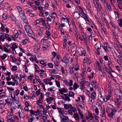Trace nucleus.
I'll list each match as a JSON object with an SVG mask.
<instances>
[{
	"instance_id": "nucleus-1",
	"label": "nucleus",
	"mask_w": 122,
	"mask_h": 122,
	"mask_svg": "<svg viewBox=\"0 0 122 122\" xmlns=\"http://www.w3.org/2000/svg\"><path fill=\"white\" fill-rule=\"evenodd\" d=\"M77 9L79 11L80 13L82 15L83 17L84 18L85 20H87V21L88 23L89 24H90V23L89 20V19L87 18L86 15L84 12L83 8L82 7H81L80 6H79L77 8Z\"/></svg>"
},
{
	"instance_id": "nucleus-2",
	"label": "nucleus",
	"mask_w": 122,
	"mask_h": 122,
	"mask_svg": "<svg viewBox=\"0 0 122 122\" xmlns=\"http://www.w3.org/2000/svg\"><path fill=\"white\" fill-rule=\"evenodd\" d=\"M11 97L12 100L16 104H18L19 102V97L18 96H16L15 92H12L11 93Z\"/></svg>"
},
{
	"instance_id": "nucleus-3",
	"label": "nucleus",
	"mask_w": 122,
	"mask_h": 122,
	"mask_svg": "<svg viewBox=\"0 0 122 122\" xmlns=\"http://www.w3.org/2000/svg\"><path fill=\"white\" fill-rule=\"evenodd\" d=\"M25 29L28 35L30 36L33 34L32 31L30 27L28 25H25L24 26Z\"/></svg>"
},
{
	"instance_id": "nucleus-4",
	"label": "nucleus",
	"mask_w": 122,
	"mask_h": 122,
	"mask_svg": "<svg viewBox=\"0 0 122 122\" xmlns=\"http://www.w3.org/2000/svg\"><path fill=\"white\" fill-rule=\"evenodd\" d=\"M6 117H7L8 122H11V121H14L18 118L17 117L14 116L11 114L8 115Z\"/></svg>"
},
{
	"instance_id": "nucleus-5",
	"label": "nucleus",
	"mask_w": 122,
	"mask_h": 122,
	"mask_svg": "<svg viewBox=\"0 0 122 122\" xmlns=\"http://www.w3.org/2000/svg\"><path fill=\"white\" fill-rule=\"evenodd\" d=\"M24 111L23 109H19L18 112L19 117L20 119L22 120H24L25 117L24 113Z\"/></svg>"
},
{
	"instance_id": "nucleus-6",
	"label": "nucleus",
	"mask_w": 122,
	"mask_h": 122,
	"mask_svg": "<svg viewBox=\"0 0 122 122\" xmlns=\"http://www.w3.org/2000/svg\"><path fill=\"white\" fill-rule=\"evenodd\" d=\"M10 46L7 43H5L4 46V51L8 53H10V49L7 48L8 47Z\"/></svg>"
},
{
	"instance_id": "nucleus-7",
	"label": "nucleus",
	"mask_w": 122,
	"mask_h": 122,
	"mask_svg": "<svg viewBox=\"0 0 122 122\" xmlns=\"http://www.w3.org/2000/svg\"><path fill=\"white\" fill-rule=\"evenodd\" d=\"M112 112L111 111V112L109 113L108 114V116L109 117L110 120V121H111L112 120H113V116L115 114V112Z\"/></svg>"
},
{
	"instance_id": "nucleus-8",
	"label": "nucleus",
	"mask_w": 122,
	"mask_h": 122,
	"mask_svg": "<svg viewBox=\"0 0 122 122\" xmlns=\"http://www.w3.org/2000/svg\"><path fill=\"white\" fill-rule=\"evenodd\" d=\"M73 117L76 121L78 122H79L80 121L79 115L76 113L74 114Z\"/></svg>"
},
{
	"instance_id": "nucleus-9",
	"label": "nucleus",
	"mask_w": 122,
	"mask_h": 122,
	"mask_svg": "<svg viewBox=\"0 0 122 122\" xmlns=\"http://www.w3.org/2000/svg\"><path fill=\"white\" fill-rule=\"evenodd\" d=\"M10 105L11 110L12 112L13 113L15 110L16 107V106L14 102Z\"/></svg>"
},
{
	"instance_id": "nucleus-10",
	"label": "nucleus",
	"mask_w": 122,
	"mask_h": 122,
	"mask_svg": "<svg viewBox=\"0 0 122 122\" xmlns=\"http://www.w3.org/2000/svg\"><path fill=\"white\" fill-rule=\"evenodd\" d=\"M114 91L115 94L116 96H118V95L122 93V91L119 89H115L114 90Z\"/></svg>"
},
{
	"instance_id": "nucleus-11",
	"label": "nucleus",
	"mask_w": 122,
	"mask_h": 122,
	"mask_svg": "<svg viewBox=\"0 0 122 122\" xmlns=\"http://www.w3.org/2000/svg\"><path fill=\"white\" fill-rule=\"evenodd\" d=\"M87 5L86 6V8H87V10H88V12L91 13V6L90 5V2L88 1L87 2Z\"/></svg>"
},
{
	"instance_id": "nucleus-12",
	"label": "nucleus",
	"mask_w": 122,
	"mask_h": 122,
	"mask_svg": "<svg viewBox=\"0 0 122 122\" xmlns=\"http://www.w3.org/2000/svg\"><path fill=\"white\" fill-rule=\"evenodd\" d=\"M73 16L74 18L78 19L80 16V14L78 11H75L73 14Z\"/></svg>"
},
{
	"instance_id": "nucleus-13",
	"label": "nucleus",
	"mask_w": 122,
	"mask_h": 122,
	"mask_svg": "<svg viewBox=\"0 0 122 122\" xmlns=\"http://www.w3.org/2000/svg\"><path fill=\"white\" fill-rule=\"evenodd\" d=\"M40 44L37 43L35 45L34 50L35 51H38L40 49Z\"/></svg>"
},
{
	"instance_id": "nucleus-14",
	"label": "nucleus",
	"mask_w": 122,
	"mask_h": 122,
	"mask_svg": "<svg viewBox=\"0 0 122 122\" xmlns=\"http://www.w3.org/2000/svg\"><path fill=\"white\" fill-rule=\"evenodd\" d=\"M12 100L11 99L8 98L5 100V101L8 105H10L13 103L12 102Z\"/></svg>"
},
{
	"instance_id": "nucleus-15",
	"label": "nucleus",
	"mask_w": 122,
	"mask_h": 122,
	"mask_svg": "<svg viewBox=\"0 0 122 122\" xmlns=\"http://www.w3.org/2000/svg\"><path fill=\"white\" fill-rule=\"evenodd\" d=\"M98 99L100 101H103L105 102L104 97H102L101 94H99L98 96Z\"/></svg>"
},
{
	"instance_id": "nucleus-16",
	"label": "nucleus",
	"mask_w": 122,
	"mask_h": 122,
	"mask_svg": "<svg viewBox=\"0 0 122 122\" xmlns=\"http://www.w3.org/2000/svg\"><path fill=\"white\" fill-rule=\"evenodd\" d=\"M69 72L71 74H73L74 76H76V73H75V71L73 70V67H70L69 68Z\"/></svg>"
},
{
	"instance_id": "nucleus-17",
	"label": "nucleus",
	"mask_w": 122,
	"mask_h": 122,
	"mask_svg": "<svg viewBox=\"0 0 122 122\" xmlns=\"http://www.w3.org/2000/svg\"><path fill=\"white\" fill-rule=\"evenodd\" d=\"M79 81H80V84L81 85V86L82 87H83L86 82V81L84 79H81Z\"/></svg>"
},
{
	"instance_id": "nucleus-18",
	"label": "nucleus",
	"mask_w": 122,
	"mask_h": 122,
	"mask_svg": "<svg viewBox=\"0 0 122 122\" xmlns=\"http://www.w3.org/2000/svg\"><path fill=\"white\" fill-rule=\"evenodd\" d=\"M61 122H72L71 120H68V117L66 118H62Z\"/></svg>"
},
{
	"instance_id": "nucleus-19",
	"label": "nucleus",
	"mask_w": 122,
	"mask_h": 122,
	"mask_svg": "<svg viewBox=\"0 0 122 122\" xmlns=\"http://www.w3.org/2000/svg\"><path fill=\"white\" fill-rule=\"evenodd\" d=\"M72 59L70 57H69L68 58L66 59V60H65L64 62L67 63H71L72 61Z\"/></svg>"
},
{
	"instance_id": "nucleus-20",
	"label": "nucleus",
	"mask_w": 122,
	"mask_h": 122,
	"mask_svg": "<svg viewBox=\"0 0 122 122\" xmlns=\"http://www.w3.org/2000/svg\"><path fill=\"white\" fill-rule=\"evenodd\" d=\"M110 109L111 110V111L113 112H117V110L115 109V107L112 105H110Z\"/></svg>"
},
{
	"instance_id": "nucleus-21",
	"label": "nucleus",
	"mask_w": 122,
	"mask_h": 122,
	"mask_svg": "<svg viewBox=\"0 0 122 122\" xmlns=\"http://www.w3.org/2000/svg\"><path fill=\"white\" fill-rule=\"evenodd\" d=\"M5 33H3L0 32V39L2 41H5V38L4 37Z\"/></svg>"
},
{
	"instance_id": "nucleus-22",
	"label": "nucleus",
	"mask_w": 122,
	"mask_h": 122,
	"mask_svg": "<svg viewBox=\"0 0 122 122\" xmlns=\"http://www.w3.org/2000/svg\"><path fill=\"white\" fill-rule=\"evenodd\" d=\"M49 73L51 74H57L58 73L56 69H53L50 70H49Z\"/></svg>"
},
{
	"instance_id": "nucleus-23",
	"label": "nucleus",
	"mask_w": 122,
	"mask_h": 122,
	"mask_svg": "<svg viewBox=\"0 0 122 122\" xmlns=\"http://www.w3.org/2000/svg\"><path fill=\"white\" fill-rule=\"evenodd\" d=\"M88 115L86 116V118L88 120H90L92 119V114L89 111L88 112Z\"/></svg>"
},
{
	"instance_id": "nucleus-24",
	"label": "nucleus",
	"mask_w": 122,
	"mask_h": 122,
	"mask_svg": "<svg viewBox=\"0 0 122 122\" xmlns=\"http://www.w3.org/2000/svg\"><path fill=\"white\" fill-rule=\"evenodd\" d=\"M60 61H58L57 60L54 61V63L55 64V66L56 69H57L59 66L58 63H60Z\"/></svg>"
},
{
	"instance_id": "nucleus-25",
	"label": "nucleus",
	"mask_w": 122,
	"mask_h": 122,
	"mask_svg": "<svg viewBox=\"0 0 122 122\" xmlns=\"http://www.w3.org/2000/svg\"><path fill=\"white\" fill-rule=\"evenodd\" d=\"M56 109L58 110V111L60 115H62V116H64V114L62 112L63 111L62 110V109L61 108L57 107Z\"/></svg>"
},
{
	"instance_id": "nucleus-26",
	"label": "nucleus",
	"mask_w": 122,
	"mask_h": 122,
	"mask_svg": "<svg viewBox=\"0 0 122 122\" xmlns=\"http://www.w3.org/2000/svg\"><path fill=\"white\" fill-rule=\"evenodd\" d=\"M41 77L43 78H44L47 77V74L45 72H40V73Z\"/></svg>"
},
{
	"instance_id": "nucleus-27",
	"label": "nucleus",
	"mask_w": 122,
	"mask_h": 122,
	"mask_svg": "<svg viewBox=\"0 0 122 122\" xmlns=\"http://www.w3.org/2000/svg\"><path fill=\"white\" fill-rule=\"evenodd\" d=\"M29 59L30 61L32 62L34 61L35 60V61H36V60H37L36 58L33 56H31V57L29 58Z\"/></svg>"
},
{
	"instance_id": "nucleus-28",
	"label": "nucleus",
	"mask_w": 122,
	"mask_h": 122,
	"mask_svg": "<svg viewBox=\"0 0 122 122\" xmlns=\"http://www.w3.org/2000/svg\"><path fill=\"white\" fill-rule=\"evenodd\" d=\"M91 35L87 38H86L85 36H84L83 35H82V36L83 38L85 40H86L88 42H89L90 41V37H91Z\"/></svg>"
},
{
	"instance_id": "nucleus-29",
	"label": "nucleus",
	"mask_w": 122,
	"mask_h": 122,
	"mask_svg": "<svg viewBox=\"0 0 122 122\" xmlns=\"http://www.w3.org/2000/svg\"><path fill=\"white\" fill-rule=\"evenodd\" d=\"M50 80L49 79L46 78L43 80V81L45 84H47L50 81Z\"/></svg>"
},
{
	"instance_id": "nucleus-30",
	"label": "nucleus",
	"mask_w": 122,
	"mask_h": 122,
	"mask_svg": "<svg viewBox=\"0 0 122 122\" xmlns=\"http://www.w3.org/2000/svg\"><path fill=\"white\" fill-rule=\"evenodd\" d=\"M101 43L100 42H97V43L95 46V48L98 47L100 48L101 47Z\"/></svg>"
},
{
	"instance_id": "nucleus-31",
	"label": "nucleus",
	"mask_w": 122,
	"mask_h": 122,
	"mask_svg": "<svg viewBox=\"0 0 122 122\" xmlns=\"http://www.w3.org/2000/svg\"><path fill=\"white\" fill-rule=\"evenodd\" d=\"M78 111L79 113L80 116L81 118V119H82L83 118V114L81 112V111L80 109H78Z\"/></svg>"
},
{
	"instance_id": "nucleus-32",
	"label": "nucleus",
	"mask_w": 122,
	"mask_h": 122,
	"mask_svg": "<svg viewBox=\"0 0 122 122\" xmlns=\"http://www.w3.org/2000/svg\"><path fill=\"white\" fill-rule=\"evenodd\" d=\"M78 85L76 83H74L73 85V89L74 90H76L79 87Z\"/></svg>"
},
{
	"instance_id": "nucleus-33",
	"label": "nucleus",
	"mask_w": 122,
	"mask_h": 122,
	"mask_svg": "<svg viewBox=\"0 0 122 122\" xmlns=\"http://www.w3.org/2000/svg\"><path fill=\"white\" fill-rule=\"evenodd\" d=\"M2 60H4L7 57V55L5 54H4L0 56Z\"/></svg>"
},
{
	"instance_id": "nucleus-34",
	"label": "nucleus",
	"mask_w": 122,
	"mask_h": 122,
	"mask_svg": "<svg viewBox=\"0 0 122 122\" xmlns=\"http://www.w3.org/2000/svg\"><path fill=\"white\" fill-rule=\"evenodd\" d=\"M96 93L95 92H92V99H96Z\"/></svg>"
},
{
	"instance_id": "nucleus-35",
	"label": "nucleus",
	"mask_w": 122,
	"mask_h": 122,
	"mask_svg": "<svg viewBox=\"0 0 122 122\" xmlns=\"http://www.w3.org/2000/svg\"><path fill=\"white\" fill-rule=\"evenodd\" d=\"M43 102V100L39 98V99L36 101V102L37 104L38 105H39L40 103H42Z\"/></svg>"
},
{
	"instance_id": "nucleus-36",
	"label": "nucleus",
	"mask_w": 122,
	"mask_h": 122,
	"mask_svg": "<svg viewBox=\"0 0 122 122\" xmlns=\"http://www.w3.org/2000/svg\"><path fill=\"white\" fill-rule=\"evenodd\" d=\"M1 97H7L6 93L5 92H3L0 94Z\"/></svg>"
},
{
	"instance_id": "nucleus-37",
	"label": "nucleus",
	"mask_w": 122,
	"mask_h": 122,
	"mask_svg": "<svg viewBox=\"0 0 122 122\" xmlns=\"http://www.w3.org/2000/svg\"><path fill=\"white\" fill-rule=\"evenodd\" d=\"M17 26L20 29H21L22 28V24L20 21L18 22V24L17 25Z\"/></svg>"
},
{
	"instance_id": "nucleus-38",
	"label": "nucleus",
	"mask_w": 122,
	"mask_h": 122,
	"mask_svg": "<svg viewBox=\"0 0 122 122\" xmlns=\"http://www.w3.org/2000/svg\"><path fill=\"white\" fill-rule=\"evenodd\" d=\"M116 109H119L121 107V103H117L116 104Z\"/></svg>"
},
{
	"instance_id": "nucleus-39",
	"label": "nucleus",
	"mask_w": 122,
	"mask_h": 122,
	"mask_svg": "<svg viewBox=\"0 0 122 122\" xmlns=\"http://www.w3.org/2000/svg\"><path fill=\"white\" fill-rule=\"evenodd\" d=\"M86 86H87L89 88L90 91H92V88L91 87L90 83L86 81Z\"/></svg>"
},
{
	"instance_id": "nucleus-40",
	"label": "nucleus",
	"mask_w": 122,
	"mask_h": 122,
	"mask_svg": "<svg viewBox=\"0 0 122 122\" xmlns=\"http://www.w3.org/2000/svg\"><path fill=\"white\" fill-rule=\"evenodd\" d=\"M70 105H71V104H69L67 105L66 104H65L64 105V106L65 108L66 109H68L69 108H70Z\"/></svg>"
},
{
	"instance_id": "nucleus-41",
	"label": "nucleus",
	"mask_w": 122,
	"mask_h": 122,
	"mask_svg": "<svg viewBox=\"0 0 122 122\" xmlns=\"http://www.w3.org/2000/svg\"><path fill=\"white\" fill-rule=\"evenodd\" d=\"M116 77L114 76V78H112L111 79V80L112 81V82L115 85H116L117 83V81L116 80L115 78Z\"/></svg>"
},
{
	"instance_id": "nucleus-42",
	"label": "nucleus",
	"mask_w": 122,
	"mask_h": 122,
	"mask_svg": "<svg viewBox=\"0 0 122 122\" xmlns=\"http://www.w3.org/2000/svg\"><path fill=\"white\" fill-rule=\"evenodd\" d=\"M70 109L72 110L73 112H75L76 111V109L73 107H72L71 105H70Z\"/></svg>"
},
{
	"instance_id": "nucleus-43",
	"label": "nucleus",
	"mask_w": 122,
	"mask_h": 122,
	"mask_svg": "<svg viewBox=\"0 0 122 122\" xmlns=\"http://www.w3.org/2000/svg\"><path fill=\"white\" fill-rule=\"evenodd\" d=\"M7 84L9 85H12L13 86H14L15 84V82L11 81L7 82Z\"/></svg>"
},
{
	"instance_id": "nucleus-44",
	"label": "nucleus",
	"mask_w": 122,
	"mask_h": 122,
	"mask_svg": "<svg viewBox=\"0 0 122 122\" xmlns=\"http://www.w3.org/2000/svg\"><path fill=\"white\" fill-rule=\"evenodd\" d=\"M55 81L56 82V85L58 87H60V85L59 82L56 80H55Z\"/></svg>"
},
{
	"instance_id": "nucleus-45",
	"label": "nucleus",
	"mask_w": 122,
	"mask_h": 122,
	"mask_svg": "<svg viewBox=\"0 0 122 122\" xmlns=\"http://www.w3.org/2000/svg\"><path fill=\"white\" fill-rule=\"evenodd\" d=\"M11 49H15L18 48L17 46L15 43L13 44L11 47Z\"/></svg>"
},
{
	"instance_id": "nucleus-46",
	"label": "nucleus",
	"mask_w": 122,
	"mask_h": 122,
	"mask_svg": "<svg viewBox=\"0 0 122 122\" xmlns=\"http://www.w3.org/2000/svg\"><path fill=\"white\" fill-rule=\"evenodd\" d=\"M85 70L84 69L83 72H82L80 74L81 76L82 77H84L85 76Z\"/></svg>"
},
{
	"instance_id": "nucleus-47",
	"label": "nucleus",
	"mask_w": 122,
	"mask_h": 122,
	"mask_svg": "<svg viewBox=\"0 0 122 122\" xmlns=\"http://www.w3.org/2000/svg\"><path fill=\"white\" fill-rule=\"evenodd\" d=\"M67 90L65 89L64 88H62V89H59V91H60V92L62 91V92L64 93H66L67 92Z\"/></svg>"
},
{
	"instance_id": "nucleus-48",
	"label": "nucleus",
	"mask_w": 122,
	"mask_h": 122,
	"mask_svg": "<svg viewBox=\"0 0 122 122\" xmlns=\"http://www.w3.org/2000/svg\"><path fill=\"white\" fill-rule=\"evenodd\" d=\"M54 87L52 86L51 87L49 88L48 89V91H50V92L52 91H55V89H54Z\"/></svg>"
},
{
	"instance_id": "nucleus-49",
	"label": "nucleus",
	"mask_w": 122,
	"mask_h": 122,
	"mask_svg": "<svg viewBox=\"0 0 122 122\" xmlns=\"http://www.w3.org/2000/svg\"><path fill=\"white\" fill-rule=\"evenodd\" d=\"M56 59V60H57L58 61H60V62L62 61L61 57L58 55H57Z\"/></svg>"
},
{
	"instance_id": "nucleus-50",
	"label": "nucleus",
	"mask_w": 122,
	"mask_h": 122,
	"mask_svg": "<svg viewBox=\"0 0 122 122\" xmlns=\"http://www.w3.org/2000/svg\"><path fill=\"white\" fill-rule=\"evenodd\" d=\"M93 1L94 4V5H95V6L96 5H97V4H98L99 2L98 0H93Z\"/></svg>"
},
{
	"instance_id": "nucleus-51",
	"label": "nucleus",
	"mask_w": 122,
	"mask_h": 122,
	"mask_svg": "<svg viewBox=\"0 0 122 122\" xmlns=\"http://www.w3.org/2000/svg\"><path fill=\"white\" fill-rule=\"evenodd\" d=\"M97 83L96 81H92V86L93 87H95L96 86Z\"/></svg>"
},
{
	"instance_id": "nucleus-52",
	"label": "nucleus",
	"mask_w": 122,
	"mask_h": 122,
	"mask_svg": "<svg viewBox=\"0 0 122 122\" xmlns=\"http://www.w3.org/2000/svg\"><path fill=\"white\" fill-rule=\"evenodd\" d=\"M11 19L12 20L15 22L16 21V19L15 17L13 15H12L10 16Z\"/></svg>"
},
{
	"instance_id": "nucleus-53",
	"label": "nucleus",
	"mask_w": 122,
	"mask_h": 122,
	"mask_svg": "<svg viewBox=\"0 0 122 122\" xmlns=\"http://www.w3.org/2000/svg\"><path fill=\"white\" fill-rule=\"evenodd\" d=\"M116 96L117 98H118L119 100H121L122 99V93L118 95V96Z\"/></svg>"
},
{
	"instance_id": "nucleus-54",
	"label": "nucleus",
	"mask_w": 122,
	"mask_h": 122,
	"mask_svg": "<svg viewBox=\"0 0 122 122\" xmlns=\"http://www.w3.org/2000/svg\"><path fill=\"white\" fill-rule=\"evenodd\" d=\"M7 15L6 14H4L2 16L3 19L4 20H5L7 17Z\"/></svg>"
},
{
	"instance_id": "nucleus-55",
	"label": "nucleus",
	"mask_w": 122,
	"mask_h": 122,
	"mask_svg": "<svg viewBox=\"0 0 122 122\" xmlns=\"http://www.w3.org/2000/svg\"><path fill=\"white\" fill-rule=\"evenodd\" d=\"M108 67H111L113 65L112 62L109 61H108Z\"/></svg>"
},
{
	"instance_id": "nucleus-56",
	"label": "nucleus",
	"mask_w": 122,
	"mask_h": 122,
	"mask_svg": "<svg viewBox=\"0 0 122 122\" xmlns=\"http://www.w3.org/2000/svg\"><path fill=\"white\" fill-rule=\"evenodd\" d=\"M79 66L78 64H77L75 67V70L76 71H78L79 70Z\"/></svg>"
},
{
	"instance_id": "nucleus-57",
	"label": "nucleus",
	"mask_w": 122,
	"mask_h": 122,
	"mask_svg": "<svg viewBox=\"0 0 122 122\" xmlns=\"http://www.w3.org/2000/svg\"><path fill=\"white\" fill-rule=\"evenodd\" d=\"M45 27L47 30H50V27L48 24V23L47 24H45Z\"/></svg>"
},
{
	"instance_id": "nucleus-58",
	"label": "nucleus",
	"mask_w": 122,
	"mask_h": 122,
	"mask_svg": "<svg viewBox=\"0 0 122 122\" xmlns=\"http://www.w3.org/2000/svg\"><path fill=\"white\" fill-rule=\"evenodd\" d=\"M95 6L97 8H98L99 9H102L101 5L99 3L97 4V5H96Z\"/></svg>"
},
{
	"instance_id": "nucleus-59",
	"label": "nucleus",
	"mask_w": 122,
	"mask_h": 122,
	"mask_svg": "<svg viewBox=\"0 0 122 122\" xmlns=\"http://www.w3.org/2000/svg\"><path fill=\"white\" fill-rule=\"evenodd\" d=\"M89 59L87 58H85L83 60V62L84 63H87L89 61Z\"/></svg>"
},
{
	"instance_id": "nucleus-60",
	"label": "nucleus",
	"mask_w": 122,
	"mask_h": 122,
	"mask_svg": "<svg viewBox=\"0 0 122 122\" xmlns=\"http://www.w3.org/2000/svg\"><path fill=\"white\" fill-rule=\"evenodd\" d=\"M73 81L72 80H70V81L68 82V86H71L73 85Z\"/></svg>"
},
{
	"instance_id": "nucleus-61",
	"label": "nucleus",
	"mask_w": 122,
	"mask_h": 122,
	"mask_svg": "<svg viewBox=\"0 0 122 122\" xmlns=\"http://www.w3.org/2000/svg\"><path fill=\"white\" fill-rule=\"evenodd\" d=\"M68 57V54L67 53H66L63 57V60L64 61L66 60L67 58Z\"/></svg>"
},
{
	"instance_id": "nucleus-62",
	"label": "nucleus",
	"mask_w": 122,
	"mask_h": 122,
	"mask_svg": "<svg viewBox=\"0 0 122 122\" xmlns=\"http://www.w3.org/2000/svg\"><path fill=\"white\" fill-rule=\"evenodd\" d=\"M47 65L49 67L51 68H53V64L51 63H49L47 64Z\"/></svg>"
},
{
	"instance_id": "nucleus-63",
	"label": "nucleus",
	"mask_w": 122,
	"mask_h": 122,
	"mask_svg": "<svg viewBox=\"0 0 122 122\" xmlns=\"http://www.w3.org/2000/svg\"><path fill=\"white\" fill-rule=\"evenodd\" d=\"M15 95L16 96H18V95L19 94V91L18 89H17L15 90Z\"/></svg>"
},
{
	"instance_id": "nucleus-64",
	"label": "nucleus",
	"mask_w": 122,
	"mask_h": 122,
	"mask_svg": "<svg viewBox=\"0 0 122 122\" xmlns=\"http://www.w3.org/2000/svg\"><path fill=\"white\" fill-rule=\"evenodd\" d=\"M40 118L44 120H46L47 119V117L46 116H41L40 117Z\"/></svg>"
}]
</instances>
